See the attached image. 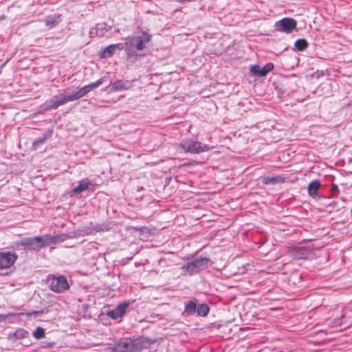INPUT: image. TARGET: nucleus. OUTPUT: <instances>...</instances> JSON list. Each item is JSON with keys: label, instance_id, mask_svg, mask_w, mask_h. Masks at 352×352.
<instances>
[{"label": "nucleus", "instance_id": "nucleus-1", "mask_svg": "<svg viewBox=\"0 0 352 352\" xmlns=\"http://www.w3.org/2000/svg\"><path fill=\"white\" fill-rule=\"evenodd\" d=\"M151 39L152 35L145 30H140L134 36L126 38L125 53L126 58L136 59L138 56H144L145 54L141 52L150 47Z\"/></svg>", "mask_w": 352, "mask_h": 352}, {"label": "nucleus", "instance_id": "nucleus-2", "mask_svg": "<svg viewBox=\"0 0 352 352\" xmlns=\"http://www.w3.org/2000/svg\"><path fill=\"white\" fill-rule=\"evenodd\" d=\"M67 239L65 234H45L34 237H25L16 243V245L23 247V250L28 251H38L48 245L56 244L64 241Z\"/></svg>", "mask_w": 352, "mask_h": 352}, {"label": "nucleus", "instance_id": "nucleus-3", "mask_svg": "<svg viewBox=\"0 0 352 352\" xmlns=\"http://www.w3.org/2000/svg\"><path fill=\"white\" fill-rule=\"evenodd\" d=\"M212 264V262L208 258L201 256L195 258L181 267L182 274L184 276L197 274L201 271L206 270Z\"/></svg>", "mask_w": 352, "mask_h": 352}, {"label": "nucleus", "instance_id": "nucleus-4", "mask_svg": "<svg viewBox=\"0 0 352 352\" xmlns=\"http://www.w3.org/2000/svg\"><path fill=\"white\" fill-rule=\"evenodd\" d=\"M179 146L184 153H200L208 151L212 147L208 144H203L192 138H186L182 140Z\"/></svg>", "mask_w": 352, "mask_h": 352}, {"label": "nucleus", "instance_id": "nucleus-5", "mask_svg": "<svg viewBox=\"0 0 352 352\" xmlns=\"http://www.w3.org/2000/svg\"><path fill=\"white\" fill-rule=\"evenodd\" d=\"M47 283L52 292L61 294L69 289V284L65 276L63 275L49 274L47 276Z\"/></svg>", "mask_w": 352, "mask_h": 352}, {"label": "nucleus", "instance_id": "nucleus-6", "mask_svg": "<svg viewBox=\"0 0 352 352\" xmlns=\"http://www.w3.org/2000/svg\"><path fill=\"white\" fill-rule=\"evenodd\" d=\"M69 102L67 96L59 94L54 96L50 99L47 100L43 104V109L46 111L56 109L60 106Z\"/></svg>", "mask_w": 352, "mask_h": 352}, {"label": "nucleus", "instance_id": "nucleus-7", "mask_svg": "<svg viewBox=\"0 0 352 352\" xmlns=\"http://www.w3.org/2000/svg\"><path fill=\"white\" fill-rule=\"evenodd\" d=\"M296 21L289 17L283 18L275 24V28L277 31L285 32L286 34L292 33L296 29Z\"/></svg>", "mask_w": 352, "mask_h": 352}, {"label": "nucleus", "instance_id": "nucleus-8", "mask_svg": "<svg viewBox=\"0 0 352 352\" xmlns=\"http://www.w3.org/2000/svg\"><path fill=\"white\" fill-rule=\"evenodd\" d=\"M18 255L14 252H0V270L9 269L16 262Z\"/></svg>", "mask_w": 352, "mask_h": 352}, {"label": "nucleus", "instance_id": "nucleus-9", "mask_svg": "<svg viewBox=\"0 0 352 352\" xmlns=\"http://www.w3.org/2000/svg\"><path fill=\"white\" fill-rule=\"evenodd\" d=\"M130 302L128 301L118 304L115 308L107 311V316L113 320H118L123 317L127 311Z\"/></svg>", "mask_w": 352, "mask_h": 352}, {"label": "nucleus", "instance_id": "nucleus-10", "mask_svg": "<svg viewBox=\"0 0 352 352\" xmlns=\"http://www.w3.org/2000/svg\"><path fill=\"white\" fill-rule=\"evenodd\" d=\"M111 352H134L133 340L121 339L111 348Z\"/></svg>", "mask_w": 352, "mask_h": 352}, {"label": "nucleus", "instance_id": "nucleus-11", "mask_svg": "<svg viewBox=\"0 0 352 352\" xmlns=\"http://www.w3.org/2000/svg\"><path fill=\"white\" fill-rule=\"evenodd\" d=\"M311 254V250L308 247H294L289 251L290 256L296 259H308Z\"/></svg>", "mask_w": 352, "mask_h": 352}, {"label": "nucleus", "instance_id": "nucleus-12", "mask_svg": "<svg viewBox=\"0 0 352 352\" xmlns=\"http://www.w3.org/2000/svg\"><path fill=\"white\" fill-rule=\"evenodd\" d=\"M111 25H107L106 23H97L94 28L89 30L90 37H102L111 29Z\"/></svg>", "mask_w": 352, "mask_h": 352}, {"label": "nucleus", "instance_id": "nucleus-13", "mask_svg": "<svg viewBox=\"0 0 352 352\" xmlns=\"http://www.w3.org/2000/svg\"><path fill=\"white\" fill-rule=\"evenodd\" d=\"M273 69H274L273 63H268L265 64L262 67H261L258 65H254L251 67L250 71L255 76L263 77V76H265Z\"/></svg>", "mask_w": 352, "mask_h": 352}, {"label": "nucleus", "instance_id": "nucleus-14", "mask_svg": "<svg viewBox=\"0 0 352 352\" xmlns=\"http://www.w3.org/2000/svg\"><path fill=\"white\" fill-rule=\"evenodd\" d=\"M153 343L154 340H151L147 338L133 340L134 352H140L142 349H148Z\"/></svg>", "mask_w": 352, "mask_h": 352}, {"label": "nucleus", "instance_id": "nucleus-15", "mask_svg": "<svg viewBox=\"0 0 352 352\" xmlns=\"http://www.w3.org/2000/svg\"><path fill=\"white\" fill-rule=\"evenodd\" d=\"M153 343L154 340H151L147 338L133 340L134 352H140L142 349H148Z\"/></svg>", "mask_w": 352, "mask_h": 352}, {"label": "nucleus", "instance_id": "nucleus-16", "mask_svg": "<svg viewBox=\"0 0 352 352\" xmlns=\"http://www.w3.org/2000/svg\"><path fill=\"white\" fill-rule=\"evenodd\" d=\"M91 91L89 85H87L81 88H80L78 91H74L72 94L67 95L69 102L77 100L83 96H86L88 93Z\"/></svg>", "mask_w": 352, "mask_h": 352}, {"label": "nucleus", "instance_id": "nucleus-17", "mask_svg": "<svg viewBox=\"0 0 352 352\" xmlns=\"http://www.w3.org/2000/svg\"><path fill=\"white\" fill-rule=\"evenodd\" d=\"M91 186H93L92 182L88 178H84L78 182V186L72 189V192L75 195H78L89 189Z\"/></svg>", "mask_w": 352, "mask_h": 352}, {"label": "nucleus", "instance_id": "nucleus-18", "mask_svg": "<svg viewBox=\"0 0 352 352\" xmlns=\"http://www.w3.org/2000/svg\"><path fill=\"white\" fill-rule=\"evenodd\" d=\"M29 332L24 329L20 328L16 329L14 332H10L8 335V339L10 340H16L28 338Z\"/></svg>", "mask_w": 352, "mask_h": 352}, {"label": "nucleus", "instance_id": "nucleus-19", "mask_svg": "<svg viewBox=\"0 0 352 352\" xmlns=\"http://www.w3.org/2000/svg\"><path fill=\"white\" fill-rule=\"evenodd\" d=\"M131 87V84L128 80H118L112 84L111 90L113 91H118L127 90Z\"/></svg>", "mask_w": 352, "mask_h": 352}, {"label": "nucleus", "instance_id": "nucleus-20", "mask_svg": "<svg viewBox=\"0 0 352 352\" xmlns=\"http://www.w3.org/2000/svg\"><path fill=\"white\" fill-rule=\"evenodd\" d=\"M283 182L284 179L281 175L266 176L262 179V182L265 185H274L278 183H283Z\"/></svg>", "mask_w": 352, "mask_h": 352}, {"label": "nucleus", "instance_id": "nucleus-21", "mask_svg": "<svg viewBox=\"0 0 352 352\" xmlns=\"http://www.w3.org/2000/svg\"><path fill=\"white\" fill-rule=\"evenodd\" d=\"M320 186V182L318 180H314L309 183L308 186V192L310 196L312 197H316L318 196V191Z\"/></svg>", "mask_w": 352, "mask_h": 352}, {"label": "nucleus", "instance_id": "nucleus-22", "mask_svg": "<svg viewBox=\"0 0 352 352\" xmlns=\"http://www.w3.org/2000/svg\"><path fill=\"white\" fill-rule=\"evenodd\" d=\"M116 53V50L111 45L102 49L99 52V56L102 58H107L113 56Z\"/></svg>", "mask_w": 352, "mask_h": 352}, {"label": "nucleus", "instance_id": "nucleus-23", "mask_svg": "<svg viewBox=\"0 0 352 352\" xmlns=\"http://www.w3.org/2000/svg\"><path fill=\"white\" fill-rule=\"evenodd\" d=\"M197 311V304L195 300H190L185 304L184 313L188 316H192Z\"/></svg>", "mask_w": 352, "mask_h": 352}, {"label": "nucleus", "instance_id": "nucleus-24", "mask_svg": "<svg viewBox=\"0 0 352 352\" xmlns=\"http://www.w3.org/2000/svg\"><path fill=\"white\" fill-rule=\"evenodd\" d=\"M209 310V307L206 304L201 303L197 307L196 312L197 316L204 317L208 315Z\"/></svg>", "mask_w": 352, "mask_h": 352}, {"label": "nucleus", "instance_id": "nucleus-25", "mask_svg": "<svg viewBox=\"0 0 352 352\" xmlns=\"http://www.w3.org/2000/svg\"><path fill=\"white\" fill-rule=\"evenodd\" d=\"M308 45H309L308 42L304 38L298 39L297 41H296V42L294 43L295 48L298 51H300V52L306 50L307 48Z\"/></svg>", "mask_w": 352, "mask_h": 352}, {"label": "nucleus", "instance_id": "nucleus-26", "mask_svg": "<svg viewBox=\"0 0 352 352\" xmlns=\"http://www.w3.org/2000/svg\"><path fill=\"white\" fill-rule=\"evenodd\" d=\"M32 334L33 336L37 340L43 338L45 335V329L42 327H38L36 328Z\"/></svg>", "mask_w": 352, "mask_h": 352}, {"label": "nucleus", "instance_id": "nucleus-27", "mask_svg": "<svg viewBox=\"0 0 352 352\" xmlns=\"http://www.w3.org/2000/svg\"><path fill=\"white\" fill-rule=\"evenodd\" d=\"M47 137L45 135L36 138L32 143V146L34 149L36 150L38 148V146L41 144H43L46 141Z\"/></svg>", "mask_w": 352, "mask_h": 352}, {"label": "nucleus", "instance_id": "nucleus-28", "mask_svg": "<svg viewBox=\"0 0 352 352\" xmlns=\"http://www.w3.org/2000/svg\"><path fill=\"white\" fill-rule=\"evenodd\" d=\"M23 315V313H8L7 314H0V322H5L10 317H16Z\"/></svg>", "mask_w": 352, "mask_h": 352}, {"label": "nucleus", "instance_id": "nucleus-29", "mask_svg": "<svg viewBox=\"0 0 352 352\" xmlns=\"http://www.w3.org/2000/svg\"><path fill=\"white\" fill-rule=\"evenodd\" d=\"M105 79H106V76H103V77L100 78V79H98V80H96V82L89 84V86L91 88V89L92 90L93 89L97 88L98 87L101 85L104 82Z\"/></svg>", "mask_w": 352, "mask_h": 352}, {"label": "nucleus", "instance_id": "nucleus-30", "mask_svg": "<svg viewBox=\"0 0 352 352\" xmlns=\"http://www.w3.org/2000/svg\"><path fill=\"white\" fill-rule=\"evenodd\" d=\"M58 21L54 18H48L45 21V25L47 27L53 28L58 24Z\"/></svg>", "mask_w": 352, "mask_h": 352}, {"label": "nucleus", "instance_id": "nucleus-31", "mask_svg": "<svg viewBox=\"0 0 352 352\" xmlns=\"http://www.w3.org/2000/svg\"><path fill=\"white\" fill-rule=\"evenodd\" d=\"M107 230H108V228L106 226L97 225L94 227V228L92 230L87 232V234H91L93 231L104 232V231H107Z\"/></svg>", "mask_w": 352, "mask_h": 352}, {"label": "nucleus", "instance_id": "nucleus-32", "mask_svg": "<svg viewBox=\"0 0 352 352\" xmlns=\"http://www.w3.org/2000/svg\"><path fill=\"white\" fill-rule=\"evenodd\" d=\"M112 46L113 47L114 50H122L123 49L125 50V43H116V44H112Z\"/></svg>", "mask_w": 352, "mask_h": 352}, {"label": "nucleus", "instance_id": "nucleus-33", "mask_svg": "<svg viewBox=\"0 0 352 352\" xmlns=\"http://www.w3.org/2000/svg\"><path fill=\"white\" fill-rule=\"evenodd\" d=\"M53 346L52 343H47V344H46V346Z\"/></svg>", "mask_w": 352, "mask_h": 352}, {"label": "nucleus", "instance_id": "nucleus-34", "mask_svg": "<svg viewBox=\"0 0 352 352\" xmlns=\"http://www.w3.org/2000/svg\"><path fill=\"white\" fill-rule=\"evenodd\" d=\"M342 323V322H337L338 324H341Z\"/></svg>", "mask_w": 352, "mask_h": 352}, {"label": "nucleus", "instance_id": "nucleus-35", "mask_svg": "<svg viewBox=\"0 0 352 352\" xmlns=\"http://www.w3.org/2000/svg\"><path fill=\"white\" fill-rule=\"evenodd\" d=\"M116 32H119V29H116Z\"/></svg>", "mask_w": 352, "mask_h": 352}]
</instances>
